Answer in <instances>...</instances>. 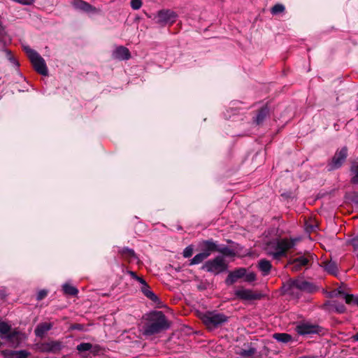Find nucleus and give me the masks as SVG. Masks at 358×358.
Segmentation results:
<instances>
[{
	"label": "nucleus",
	"mask_w": 358,
	"mask_h": 358,
	"mask_svg": "<svg viewBox=\"0 0 358 358\" xmlns=\"http://www.w3.org/2000/svg\"><path fill=\"white\" fill-rule=\"evenodd\" d=\"M256 352V348L250 347L247 350L241 349L238 351H236V354L239 355L241 358H252Z\"/></svg>",
	"instance_id": "a878e982"
},
{
	"label": "nucleus",
	"mask_w": 358,
	"mask_h": 358,
	"mask_svg": "<svg viewBox=\"0 0 358 358\" xmlns=\"http://www.w3.org/2000/svg\"><path fill=\"white\" fill-rule=\"evenodd\" d=\"M92 348V345L90 343H82L76 347L77 350L80 352L90 350Z\"/></svg>",
	"instance_id": "f704fd0d"
},
{
	"label": "nucleus",
	"mask_w": 358,
	"mask_h": 358,
	"mask_svg": "<svg viewBox=\"0 0 358 358\" xmlns=\"http://www.w3.org/2000/svg\"><path fill=\"white\" fill-rule=\"evenodd\" d=\"M70 329L71 330H78V331H83L84 330V325L82 324L75 323L71 325Z\"/></svg>",
	"instance_id": "ea45409f"
},
{
	"label": "nucleus",
	"mask_w": 358,
	"mask_h": 358,
	"mask_svg": "<svg viewBox=\"0 0 358 358\" xmlns=\"http://www.w3.org/2000/svg\"><path fill=\"white\" fill-rule=\"evenodd\" d=\"M347 245L352 248V251L358 256V234L350 238L347 242Z\"/></svg>",
	"instance_id": "c85d7f7f"
},
{
	"label": "nucleus",
	"mask_w": 358,
	"mask_h": 358,
	"mask_svg": "<svg viewBox=\"0 0 358 358\" xmlns=\"http://www.w3.org/2000/svg\"><path fill=\"white\" fill-rule=\"evenodd\" d=\"M113 57L118 60H128L131 57L129 49L124 46H118L113 52Z\"/></svg>",
	"instance_id": "dca6fc26"
},
{
	"label": "nucleus",
	"mask_w": 358,
	"mask_h": 358,
	"mask_svg": "<svg viewBox=\"0 0 358 358\" xmlns=\"http://www.w3.org/2000/svg\"><path fill=\"white\" fill-rule=\"evenodd\" d=\"M217 252L221 253L222 256L225 257H234L236 255L234 250L225 245L220 246L218 245Z\"/></svg>",
	"instance_id": "cd10ccee"
},
{
	"label": "nucleus",
	"mask_w": 358,
	"mask_h": 358,
	"mask_svg": "<svg viewBox=\"0 0 358 358\" xmlns=\"http://www.w3.org/2000/svg\"><path fill=\"white\" fill-rule=\"evenodd\" d=\"M62 348V343L59 341H52L41 343L40 350L43 352L56 353L59 352Z\"/></svg>",
	"instance_id": "4468645a"
},
{
	"label": "nucleus",
	"mask_w": 358,
	"mask_h": 358,
	"mask_svg": "<svg viewBox=\"0 0 358 358\" xmlns=\"http://www.w3.org/2000/svg\"><path fill=\"white\" fill-rule=\"evenodd\" d=\"M127 273L130 275L131 276L132 278H134V280H136V278H138V275H136V273L134 272V271H127Z\"/></svg>",
	"instance_id": "a18cd8bd"
},
{
	"label": "nucleus",
	"mask_w": 358,
	"mask_h": 358,
	"mask_svg": "<svg viewBox=\"0 0 358 358\" xmlns=\"http://www.w3.org/2000/svg\"><path fill=\"white\" fill-rule=\"evenodd\" d=\"M158 23L165 24L167 23H173L177 17V14L169 9L160 10L157 13Z\"/></svg>",
	"instance_id": "f8f14e48"
},
{
	"label": "nucleus",
	"mask_w": 358,
	"mask_h": 358,
	"mask_svg": "<svg viewBox=\"0 0 358 358\" xmlns=\"http://www.w3.org/2000/svg\"><path fill=\"white\" fill-rule=\"evenodd\" d=\"M141 291L148 299H149L152 302L157 304L161 303L159 298L150 289V287L148 284L145 285H144V286H141Z\"/></svg>",
	"instance_id": "412c9836"
},
{
	"label": "nucleus",
	"mask_w": 358,
	"mask_h": 358,
	"mask_svg": "<svg viewBox=\"0 0 358 358\" xmlns=\"http://www.w3.org/2000/svg\"><path fill=\"white\" fill-rule=\"evenodd\" d=\"M208 257H206V255L203 253L202 252L196 255L191 260H190V265L192 264H199L201 262H203Z\"/></svg>",
	"instance_id": "2f4dec72"
},
{
	"label": "nucleus",
	"mask_w": 358,
	"mask_h": 358,
	"mask_svg": "<svg viewBox=\"0 0 358 358\" xmlns=\"http://www.w3.org/2000/svg\"><path fill=\"white\" fill-rule=\"evenodd\" d=\"M76 8L83 10L85 13H97L100 12V10L92 6L89 3L83 0H78L74 3Z\"/></svg>",
	"instance_id": "f3484780"
},
{
	"label": "nucleus",
	"mask_w": 358,
	"mask_h": 358,
	"mask_svg": "<svg viewBox=\"0 0 358 358\" xmlns=\"http://www.w3.org/2000/svg\"><path fill=\"white\" fill-rule=\"evenodd\" d=\"M1 338H6L11 347L17 348L26 339L27 336L24 333L15 329L5 336H1Z\"/></svg>",
	"instance_id": "9d476101"
},
{
	"label": "nucleus",
	"mask_w": 358,
	"mask_h": 358,
	"mask_svg": "<svg viewBox=\"0 0 358 358\" xmlns=\"http://www.w3.org/2000/svg\"><path fill=\"white\" fill-rule=\"evenodd\" d=\"M199 247L203 253L208 257L211 253L217 252L218 245L213 239L203 241L199 243Z\"/></svg>",
	"instance_id": "ddd939ff"
},
{
	"label": "nucleus",
	"mask_w": 358,
	"mask_h": 358,
	"mask_svg": "<svg viewBox=\"0 0 358 358\" xmlns=\"http://www.w3.org/2000/svg\"><path fill=\"white\" fill-rule=\"evenodd\" d=\"M201 269L214 275H218L227 271L228 264L224 260L223 256L218 255L212 259L206 261L203 264Z\"/></svg>",
	"instance_id": "39448f33"
},
{
	"label": "nucleus",
	"mask_w": 358,
	"mask_h": 358,
	"mask_svg": "<svg viewBox=\"0 0 358 358\" xmlns=\"http://www.w3.org/2000/svg\"><path fill=\"white\" fill-rule=\"evenodd\" d=\"M63 291L65 294L70 296H76L78 293V289L69 284H64L63 285Z\"/></svg>",
	"instance_id": "7c9ffc66"
},
{
	"label": "nucleus",
	"mask_w": 358,
	"mask_h": 358,
	"mask_svg": "<svg viewBox=\"0 0 358 358\" xmlns=\"http://www.w3.org/2000/svg\"><path fill=\"white\" fill-rule=\"evenodd\" d=\"M258 268L264 275H267L271 271L272 265L268 260L263 259L259 262Z\"/></svg>",
	"instance_id": "5701e85b"
},
{
	"label": "nucleus",
	"mask_w": 358,
	"mask_h": 358,
	"mask_svg": "<svg viewBox=\"0 0 358 358\" xmlns=\"http://www.w3.org/2000/svg\"><path fill=\"white\" fill-rule=\"evenodd\" d=\"M313 261V255L310 252L300 255L295 258H289L288 259L287 266H291V270L293 272H298L301 270L303 267H308Z\"/></svg>",
	"instance_id": "423d86ee"
},
{
	"label": "nucleus",
	"mask_w": 358,
	"mask_h": 358,
	"mask_svg": "<svg viewBox=\"0 0 358 358\" xmlns=\"http://www.w3.org/2000/svg\"><path fill=\"white\" fill-rule=\"evenodd\" d=\"M245 281L248 282H251L255 280L256 275L254 273H250L248 274H245Z\"/></svg>",
	"instance_id": "a19ab883"
},
{
	"label": "nucleus",
	"mask_w": 358,
	"mask_h": 358,
	"mask_svg": "<svg viewBox=\"0 0 358 358\" xmlns=\"http://www.w3.org/2000/svg\"><path fill=\"white\" fill-rule=\"evenodd\" d=\"M285 8L282 4L276 3L271 8V13L272 15H275L283 13L285 11Z\"/></svg>",
	"instance_id": "72a5a7b5"
},
{
	"label": "nucleus",
	"mask_w": 358,
	"mask_h": 358,
	"mask_svg": "<svg viewBox=\"0 0 358 358\" xmlns=\"http://www.w3.org/2000/svg\"><path fill=\"white\" fill-rule=\"evenodd\" d=\"M282 288L285 292L289 294L294 293L295 289L307 293H313L317 290V287L314 284L302 278H290L284 284Z\"/></svg>",
	"instance_id": "7ed1b4c3"
},
{
	"label": "nucleus",
	"mask_w": 358,
	"mask_h": 358,
	"mask_svg": "<svg viewBox=\"0 0 358 358\" xmlns=\"http://www.w3.org/2000/svg\"><path fill=\"white\" fill-rule=\"evenodd\" d=\"M269 115V108L265 105L257 110V115L253 118V122L257 124H262L265 119Z\"/></svg>",
	"instance_id": "a211bd4d"
},
{
	"label": "nucleus",
	"mask_w": 358,
	"mask_h": 358,
	"mask_svg": "<svg viewBox=\"0 0 358 358\" xmlns=\"http://www.w3.org/2000/svg\"><path fill=\"white\" fill-rule=\"evenodd\" d=\"M24 50L26 52L29 59H31L32 57H34V53H38L36 51L30 48L29 47H24Z\"/></svg>",
	"instance_id": "58836bf2"
},
{
	"label": "nucleus",
	"mask_w": 358,
	"mask_h": 358,
	"mask_svg": "<svg viewBox=\"0 0 358 358\" xmlns=\"http://www.w3.org/2000/svg\"><path fill=\"white\" fill-rule=\"evenodd\" d=\"M348 157L347 147H343L340 150H337L331 159L328 162V171H331L341 168Z\"/></svg>",
	"instance_id": "0eeeda50"
},
{
	"label": "nucleus",
	"mask_w": 358,
	"mask_h": 358,
	"mask_svg": "<svg viewBox=\"0 0 358 358\" xmlns=\"http://www.w3.org/2000/svg\"><path fill=\"white\" fill-rule=\"evenodd\" d=\"M131 6L134 10H138L142 6V1L131 0Z\"/></svg>",
	"instance_id": "c9c22d12"
},
{
	"label": "nucleus",
	"mask_w": 358,
	"mask_h": 358,
	"mask_svg": "<svg viewBox=\"0 0 358 358\" xmlns=\"http://www.w3.org/2000/svg\"><path fill=\"white\" fill-rule=\"evenodd\" d=\"M143 327V334L150 336L159 334L170 328L171 324L162 311L155 310L151 312Z\"/></svg>",
	"instance_id": "f257e3e1"
},
{
	"label": "nucleus",
	"mask_w": 358,
	"mask_h": 358,
	"mask_svg": "<svg viewBox=\"0 0 358 358\" xmlns=\"http://www.w3.org/2000/svg\"><path fill=\"white\" fill-rule=\"evenodd\" d=\"M7 53H8V56L9 57V59L14 64H15L16 65H19L18 64V62L15 59V58L11 56L10 55V51H7Z\"/></svg>",
	"instance_id": "c03bdc74"
},
{
	"label": "nucleus",
	"mask_w": 358,
	"mask_h": 358,
	"mask_svg": "<svg viewBox=\"0 0 358 358\" xmlns=\"http://www.w3.org/2000/svg\"><path fill=\"white\" fill-rule=\"evenodd\" d=\"M338 293L341 295H343V297H344V295L346 294L341 288H339L338 289Z\"/></svg>",
	"instance_id": "09e8293b"
},
{
	"label": "nucleus",
	"mask_w": 358,
	"mask_h": 358,
	"mask_svg": "<svg viewBox=\"0 0 358 358\" xmlns=\"http://www.w3.org/2000/svg\"><path fill=\"white\" fill-rule=\"evenodd\" d=\"M14 1L24 4V5H31L32 4L35 0H13Z\"/></svg>",
	"instance_id": "79ce46f5"
},
{
	"label": "nucleus",
	"mask_w": 358,
	"mask_h": 358,
	"mask_svg": "<svg viewBox=\"0 0 358 358\" xmlns=\"http://www.w3.org/2000/svg\"><path fill=\"white\" fill-rule=\"evenodd\" d=\"M327 310L330 312H335L339 314L344 313L346 311V308L344 304L336 301H329L324 304Z\"/></svg>",
	"instance_id": "6ab92c4d"
},
{
	"label": "nucleus",
	"mask_w": 358,
	"mask_h": 358,
	"mask_svg": "<svg viewBox=\"0 0 358 358\" xmlns=\"http://www.w3.org/2000/svg\"><path fill=\"white\" fill-rule=\"evenodd\" d=\"M297 239L282 238L269 242L266 248V252L273 259L279 260L287 256V252L293 248Z\"/></svg>",
	"instance_id": "f03ea898"
},
{
	"label": "nucleus",
	"mask_w": 358,
	"mask_h": 358,
	"mask_svg": "<svg viewBox=\"0 0 358 358\" xmlns=\"http://www.w3.org/2000/svg\"><path fill=\"white\" fill-rule=\"evenodd\" d=\"M273 338L282 343H287L292 341V336L287 333H275L273 334Z\"/></svg>",
	"instance_id": "b1692460"
},
{
	"label": "nucleus",
	"mask_w": 358,
	"mask_h": 358,
	"mask_svg": "<svg viewBox=\"0 0 358 358\" xmlns=\"http://www.w3.org/2000/svg\"><path fill=\"white\" fill-rule=\"evenodd\" d=\"M203 323L208 329H214L228 322L229 317L217 311H207L201 315Z\"/></svg>",
	"instance_id": "20e7f679"
},
{
	"label": "nucleus",
	"mask_w": 358,
	"mask_h": 358,
	"mask_svg": "<svg viewBox=\"0 0 358 358\" xmlns=\"http://www.w3.org/2000/svg\"><path fill=\"white\" fill-rule=\"evenodd\" d=\"M35 71L43 76H48V70L44 59L38 54L34 53L29 59Z\"/></svg>",
	"instance_id": "9b49d317"
},
{
	"label": "nucleus",
	"mask_w": 358,
	"mask_h": 358,
	"mask_svg": "<svg viewBox=\"0 0 358 358\" xmlns=\"http://www.w3.org/2000/svg\"><path fill=\"white\" fill-rule=\"evenodd\" d=\"M47 294H48V291L46 289L40 290L37 294L36 300L41 301L47 296Z\"/></svg>",
	"instance_id": "4c0bfd02"
},
{
	"label": "nucleus",
	"mask_w": 358,
	"mask_h": 358,
	"mask_svg": "<svg viewBox=\"0 0 358 358\" xmlns=\"http://www.w3.org/2000/svg\"><path fill=\"white\" fill-rule=\"evenodd\" d=\"M351 201L356 204V205H358V192H355L352 197H351Z\"/></svg>",
	"instance_id": "37998d69"
},
{
	"label": "nucleus",
	"mask_w": 358,
	"mask_h": 358,
	"mask_svg": "<svg viewBox=\"0 0 358 358\" xmlns=\"http://www.w3.org/2000/svg\"><path fill=\"white\" fill-rule=\"evenodd\" d=\"M136 280H137L138 282H139L142 285V286H144V285H147V284H148V283L145 282V280L143 278H141V277H140V276H138V278H136Z\"/></svg>",
	"instance_id": "49530a36"
},
{
	"label": "nucleus",
	"mask_w": 358,
	"mask_h": 358,
	"mask_svg": "<svg viewBox=\"0 0 358 358\" xmlns=\"http://www.w3.org/2000/svg\"><path fill=\"white\" fill-rule=\"evenodd\" d=\"M236 298L243 301H257L264 297V294L259 292L252 291L248 289H239L235 291Z\"/></svg>",
	"instance_id": "6e6552de"
},
{
	"label": "nucleus",
	"mask_w": 358,
	"mask_h": 358,
	"mask_svg": "<svg viewBox=\"0 0 358 358\" xmlns=\"http://www.w3.org/2000/svg\"><path fill=\"white\" fill-rule=\"evenodd\" d=\"M343 298H344V299L345 301V303H348V304H356V305H357V303H358V296H355L353 294H347L344 295Z\"/></svg>",
	"instance_id": "473e14b6"
},
{
	"label": "nucleus",
	"mask_w": 358,
	"mask_h": 358,
	"mask_svg": "<svg viewBox=\"0 0 358 358\" xmlns=\"http://www.w3.org/2000/svg\"><path fill=\"white\" fill-rule=\"evenodd\" d=\"M352 338L353 340L358 341V332L356 334H355L354 336H352Z\"/></svg>",
	"instance_id": "8fccbe9b"
},
{
	"label": "nucleus",
	"mask_w": 358,
	"mask_h": 358,
	"mask_svg": "<svg viewBox=\"0 0 358 358\" xmlns=\"http://www.w3.org/2000/svg\"><path fill=\"white\" fill-rule=\"evenodd\" d=\"M193 254V248L189 245L183 250V256L185 258L190 257Z\"/></svg>",
	"instance_id": "e433bc0d"
},
{
	"label": "nucleus",
	"mask_w": 358,
	"mask_h": 358,
	"mask_svg": "<svg viewBox=\"0 0 358 358\" xmlns=\"http://www.w3.org/2000/svg\"><path fill=\"white\" fill-rule=\"evenodd\" d=\"M350 171L352 175L350 182L354 185H358V162H353L352 163Z\"/></svg>",
	"instance_id": "393cba45"
},
{
	"label": "nucleus",
	"mask_w": 358,
	"mask_h": 358,
	"mask_svg": "<svg viewBox=\"0 0 358 358\" xmlns=\"http://www.w3.org/2000/svg\"><path fill=\"white\" fill-rule=\"evenodd\" d=\"M357 306H358V303H357Z\"/></svg>",
	"instance_id": "3c124183"
},
{
	"label": "nucleus",
	"mask_w": 358,
	"mask_h": 358,
	"mask_svg": "<svg viewBox=\"0 0 358 358\" xmlns=\"http://www.w3.org/2000/svg\"><path fill=\"white\" fill-rule=\"evenodd\" d=\"M118 254L124 259L131 262L138 259L136 254L133 249L124 247L118 250Z\"/></svg>",
	"instance_id": "aec40b11"
},
{
	"label": "nucleus",
	"mask_w": 358,
	"mask_h": 358,
	"mask_svg": "<svg viewBox=\"0 0 358 358\" xmlns=\"http://www.w3.org/2000/svg\"><path fill=\"white\" fill-rule=\"evenodd\" d=\"M52 327V325L51 323H40L35 329L34 333L36 336L42 338L47 331L51 329Z\"/></svg>",
	"instance_id": "4be33fe9"
},
{
	"label": "nucleus",
	"mask_w": 358,
	"mask_h": 358,
	"mask_svg": "<svg viewBox=\"0 0 358 358\" xmlns=\"http://www.w3.org/2000/svg\"><path fill=\"white\" fill-rule=\"evenodd\" d=\"M2 353L5 356H8V358H10L11 356L15 355V358H27L29 355V352L26 350H20V351H3Z\"/></svg>",
	"instance_id": "bb28decb"
},
{
	"label": "nucleus",
	"mask_w": 358,
	"mask_h": 358,
	"mask_svg": "<svg viewBox=\"0 0 358 358\" xmlns=\"http://www.w3.org/2000/svg\"><path fill=\"white\" fill-rule=\"evenodd\" d=\"M246 269L245 268H240L230 271L225 280V283L227 285H231L235 283L239 278H241L245 275Z\"/></svg>",
	"instance_id": "2eb2a0df"
},
{
	"label": "nucleus",
	"mask_w": 358,
	"mask_h": 358,
	"mask_svg": "<svg viewBox=\"0 0 358 358\" xmlns=\"http://www.w3.org/2000/svg\"><path fill=\"white\" fill-rule=\"evenodd\" d=\"M324 269L328 273L335 275L338 271L337 264L335 262H327L324 263Z\"/></svg>",
	"instance_id": "c756f323"
},
{
	"label": "nucleus",
	"mask_w": 358,
	"mask_h": 358,
	"mask_svg": "<svg viewBox=\"0 0 358 358\" xmlns=\"http://www.w3.org/2000/svg\"><path fill=\"white\" fill-rule=\"evenodd\" d=\"M6 34L5 28L3 26L1 22L0 21V36H3Z\"/></svg>",
	"instance_id": "de8ad7c7"
},
{
	"label": "nucleus",
	"mask_w": 358,
	"mask_h": 358,
	"mask_svg": "<svg viewBox=\"0 0 358 358\" xmlns=\"http://www.w3.org/2000/svg\"><path fill=\"white\" fill-rule=\"evenodd\" d=\"M322 328L317 324H311L310 323H301L298 324L295 330L298 334L306 336L309 334H319L322 331Z\"/></svg>",
	"instance_id": "1a4fd4ad"
}]
</instances>
